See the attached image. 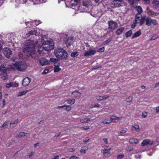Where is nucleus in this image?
<instances>
[{
  "instance_id": "1",
  "label": "nucleus",
  "mask_w": 159,
  "mask_h": 159,
  "mask_svg": "<svg viewBox=\"0 0 159 159\" xmlns=\"http://www.w3.org/2000/svg\"><path fill=\"white\" fill-rule=\"evenodd\" d=\"M42 46H43V49L46 51H49L53 49L54 43L53 41H44L43 39L41 40V43L40 41H38L36 42L35 44L33 40L28 41L23 48V51L24 52L27 53L26 55L28 57L35 59L36 57V54L34 49H36V47H38V51L40 54H41L43 53L41 48Z\"/></svg>"
},
{
  "instance_id": "2",
  "label": "nucleus",
  "mask_w": 159,
  "mask_h": 159,
  "mask_svg": "<svg viewBox=\"0 0 159 159\" xmlns=\"http://www.w3.org/2000/svg\"><path fill=\"white\" fill-rule=\"evenodd\" d=\"M54 53L57 58L59 59H65L67 57V52L62 48L56 49Z\"/></svg>"
},
{
  "instance_id": "3",
  "label": "nucleus",
  "mask_w": 159,
  "mask_h": 159,
  "mask_svg": "<svg viewBox=\"0 0 159 159\" xmlns=\"http://www.w3.org/2000/svg\"><path fill=\"white\" fill-rule=\"evenodd\" d=\"M89 3V0H71V4L73 6L82 3L86 10H89V8L91 7Z\"/></svg>"
},
{
  "instance_id": "4",
  "label": "nucleus",
  "mask_w": 159,
  "mask_h": 159,
  "mask_svg": "<svg viewBox=\"0 0 159 159\" xmlns=\"http://www.w3.org/2000/svg\"><path fill=\"white\" fill-rule=\"evenodd\" d=\"M12 65L17 70L20 71L25 70L27 68L26 63L24 61H16L12 63Z\"/></svg>"
},
{
  "instance_id": "5",
  "label": "nucleus",
  "mask_w": 159,
  "mask_h": 159,
  "mask_svg": "<svg viewBox=\"0 0 159 159\" xmlns=\"http://www.w3.org/2000/svg\"><path fill=\"white\" fill-rule=\"evenodd\" d=\"M110 119L107 121L106 120H103L102 123L104 124H109L112 122H116L120 121L121 120V118L118 116H116L114 115H111L110 117Z\"/></svg>"
},
{
  "instance_id": "6",
  "label": "nucleus",
  "mask_w": 159,
  "mask_h": 159,
  "mask_svg": "<svg viewBox=\"0 0 159 159\" xmlns=\"http://www.w3.org/2000/svg\"><path fill=\"white\" fill-rule=\"evenodd\" d=\"M144 20L142 17L141 14L140 13H137L135 17V20L134 21L137 23H139L140 25H142L144 22Z\"/></svg>"
},
{
  "instance_id": "7",
  "label": "nucleus",
  "mask_w": 159,
  "mask_h": 159,
  "mask_svg": "<svg viewBox=\"0 0 159 159\" xmlns=\"http://www.w3.org/2000/svg\"><path fill=\"white\" fill-rule=\"evenodd\" d=\"M2 52L3 55L7 58H9L12 54V52L11 49L8 48H4L2 50Z\"/></svg>"
},
{
  "instance_id": "8",
  "label": "nucleus",
  "mask_w": 159,
  "mask_h": 159,
  "mask_svg": "<svg viewBox=\"0 0 159 159\" xmlns=\"http://www.w3.org/2000/svg\"><path fill=\"white\" fill-rule=\"evenodd\" d=\"M146 25L148 26H150L152 24L154 25H158L157 21L154 19H152L150 18L147 17L145 20Z\"/></svg>"
},
{
  "instance_id": "9",
  "label": "nucleus",
  "mask_w": 159,
  "mask_h": 159,
  "mask_svg": "<svg viewBox=\"0 0 159 159\" xmlns=\"http://www.w3.org/2000/svg\"><path fill=\"white\" fill-rule=\"evenodd\" d=\"M108 28L111 31H113L115 30L117 27V23L113 20L109 21L108 22Z\"/></svg>"
},
{
  "instance_id": "10",
  "label": "nucleus",
  "mask_w": 159,
  "mask_h": 159,
  "mask_svg": "<svg viewBox=\"0 0 159 159\" xmlns=\"http://www.w3.org/2000/svg\"><path fill=\"white\" fill-rule=\"evenodd\" d=\"M154 143V142L152 140L145 139L141 143V145L142 146H150L152 145Z\"/></svg>"
},
{
  "instance_id": "11",
  "label": "nucleus",
  "mask_w": 159,
  "mask_h": 159,
  "mask_svg": "<svg viewBox=\"0 0 159 159\" xmlns=\"http://www.w3.org/2000/svg\"><path fill=\"white\" fill-rule=\"evenodd\" d=\"M39 62L40 64L42 66L49 65L50 63V62L48 60L44 57L40 58L39 59Z\"/></svg>"
},
{
  "instance_id": "12",
  "label": "nucleus",
  "mask_w": 159,
  "mask_h": 159,
  "mask_svg": "<svg viewBox=\"0 0 159 159\" xmlns=\"http://www.w3.org/2000/svg\"><path fill=\"white\" fill-rule=\"evenodd\" d=\"M96 50L90 49L88 51H86L84 53V56L85 57H88L94 55L96 53Z\"/></svg>"
},
{
  "instance_id": "13",
  "label": "nucleus",
  "mask_w": 159,
  "mask_h": 159,
  "mask_svg": "<svg viewBox=\"0 0 159 159\" xmlns=\"http://www.w3.org/2000/svg\"><path fill=\"white\" fill-rule=\"evenodd\" d=\"M111 150V148L103 149L102 150V153L103 157H109L111 155V153L110 152Z\"/></svg>"
},
{
  "instance_id": "14",
  "label": "nucleus",
  "mask_w": 159,
  "mask_h": 159,
  "mask_svg": "<svg viewBox=\"0 0 159 159\" xmlns=\"http://www.w3.org/2000/svg\"><path fill=\"white\" fill-rule=\"evenodd\" d=\"M72 38L71 37L66 36L64 39V43L66 44L67 46H70L72 43Z\"/></svg>"
},
{
  "instance_id": "15",
  "label": "nucleus",
  "mask_w": 159,
  "mask_h": 159,
  "mask_svg": "<svg viewBox=\"0 0 159 159\" xmlns=\"http://www.w3.org/2000/svg\"><path fill=\"white\" fill-rule=\"evenodd\" d=\"M18 86V83H17L16 82H12L7 83L6 85V87L7 88L9 89L11 87H16Z\"/></svg>"
},
{
  "instance_id": "16",
  "label": "nucleus",
  "mask_w": 159,
  "mask_h": 159,
  "mask_svg": "<svg viewBox=\"0 0 159 159\" xmlns=\"http://www.w3.org/2000/svg\"><path fill=\"white\" fill-rule=\"evenodd\" d=\"M18 119L16 118L12 119L10 123V128H14L15 126L14 125H16L18 122Z\"/></svg>"
},
{
  "instance_id": "17",
  "label": "nucleus",
  "mask_w": 159,
  "mask_h": 159,
  "mask_svg": "<svg viewBox=\"0 0 159 159\" xmlns=\"http://www.w3.org/2000/svg\"><path fill=\"white\" fill-rule=\"evenodd\" d=\"M31 81V79L29 77H26L24 78L22 81V84L24 86L28 85L30 83Z\"/></svg>"
},
{
  "instance_id": "18",
  "label": "nucleus",
  "mask_w": 159,
  "mask_h": 159,
  "mask_svg": "<svg viewBox=\"0 0 159 159\" xmlns=\"http://www.w3.org/2000/svg\"><path fill=\"white\" fill-rule=\"evenodd\" d=\"M41 23V22L40 21H37L35 20L32 22L30 21H27L25 22V24L27 25L29 23H30V25H31L36 26L39 25L40 23Z\"/></svg>"
},
{
  "instance_id": "19",
  "label": "nucleus",
  "mask_w": 159,
  "mask_h": 159,
  "mask_svg": "<svg viewBox=\"0 0 159 159\" xmlns=\"http://www.w3.org/2000/svg\"><path fill=\"white\" fill-rule=\"evenodd\" d=\"M23 4L25 5L26 6H28L33 4L32 0H23Z\"/></svg>"
},
{
  "instance_id": "20",
  "label": "nucleus",
  "mask_w": 159,
  "mask_h": 159,
  "mask_svg": "<svg viewBox=\"0 0 159 159\" xmlns=\"http://www.w3.org/2000/svg\"><path fill=\"white\" fill-rule=\"evenodd\" d=\"M129 143L131 144H137L139 143V141L136 139H130L129 140Z\"/></svg>"
},
{
  "instance_id": "21",
  "label": "nucleus",
  "mask_w": 159,
  "mask_h": 159,
  "mask_svg": "<svg viewBox=\"0 0 159 159\" xmlns=\"http://www.w3.org/2000/svg\"><path fill=\"white\" fill-rule=\"evenodd\" d=\"M59 63H55L54 68V72H58L61 70V68L59 67Z\"/></svg>"
},
{
  "instance_id": "22",
  "label": "nucleus",
  "mask_w": 159,
  "mask_h": 159,
  "mask_svg": "<svg viewBox=\"0 0 159 159\" xmlns=\"http://www.w3.org/2000/svg\"><path fill=\"white\" fill-rule=\"evenodd\" d=\"M81 95V94L79 92L75 91L72 93L71 96L73 98H78L80 97Z\"/></svg>"
},
{
  "instance_id": "23",
  "label": "nucleus",
  "mask_w": 159,
  "mask_h": 159,
  "mask_svg": "<svg viewBox=\"0 0 159 159\" xmlns=\"http://www.w3.org/2000/svg\"><path fill=\"white\" fill-rule=\"evenodd\" d=\"M141 34V30H139L134 33L132 37V38L134 39L139 37Z\"/></svg>"
},
{
  "instance_id": "24",
  "label": "nucleus",
  "mask_w": 159,
  "mask_h": 159,
  "mask_svg": "<svg viewBox=\"0 0 159 159\" xmlns=\"http://www.w3.org/2000/svg\"><path fill=\"white\" fill-rule=\"evenodd\" d=\"M133 130H135L137 132H139L140 128L139 125L135 124L132 126Z\"/></svg>"
},
{
  "instance_id": "25",
  "label": "nucleus",
  "mask_w": 159,
  "mask_h": 159,
  "mask_svg": "<svg viewBox=\"0 0 159 159\" xmlns=\"http://www.w3.org/2000/svg\"><path fill=\"white\" fill-rule=\"evenodd\" d=\"M124 30V27H121L120 28L117 29L116 31V33L117 35H120L122 33Z\"/></svg>"
},
{
  "instance_id": "26",
  "label": "nucleus",
  "mask_w": 159,
  "mask_h": 159,
  "mask_svg": "<svg viewBox=\"0 0 159 159\" xmlns=\"http://www.w3.org/2000/svg\"><path fill=\"white\" fill-rule=\"evenodd\" d=\"M88 147L86 146H83L82 148V149L81 150L80 152L81 153L85 154L86 151L88 149Z\"/></svg>"
},
{
  "instance_id": "27",
  "label": "nucleus",
  "mask_w": 159,
  "mask_h": 159,
  "mask_svg": "<svg viewBox=\"0 0 159 159\" xmlns=\"http://www.w3.org/2000/svg\"><path fill=\"white\" fill-rule=\"evenodd\" d=\"M23 0H16L15 5L16 7H19L23 4Z\"/></svg>"
},
{
  "instance_id": "28",
  "label": "nucleus",
  "mask_w": 159,
  "mask_h": 159,
  "mask_svg": "<svg viewBox=\"0 0 159 159\" xmlns=\"http://www.w3.org/2000/svg\"><path fill=\"white\" fill-rule=\"evenodd\" d=\"M30 34H34L35 35H38V34L36 30H34L30 31L29 33L27 34L26 35L27 36H30Z\"/></svg>"
},
{
  "instance_id": "29",
  "label": "nucleus",
  "mask_w": 159,
  "mask_h": 159,
  "mask_svg": "<svg viewBox=\"0 0 159 159\" xmlns=\"http://www.w3.org/2000/svg\"><path fill=\"white\" fill-rule=\"evenodd\" d=\"M152 4L154 7L156 8L159 6V2L157 0H154L152 2Z\"/></svg>"
},
{
  "instance_id": "30",
  "label": "nucleus",
  "mask_w": 159,
  "mask_h": 159,
  "mask_svg": "<svg viewBox=\"0 0 159 159\" xmlns=\"http://www.w3.org/2000/svg\"><path fill=\"white\" fill-rule=\"evenodd\" d=\"M90 120V119L88 118H86L80 119V121L82 123H87Z\"/></svg>"
},
{
  "instance_id": "31",
  "label": "nucleus",
  "mask_w": 159,
  "mask_h": 159,
  "mask_svg": "<svg viewBox=\"0 0 159 159\" xmlns=\"http://www.w3.org/2000/svg\"><path fill=\"white\" fill-rule=\"evenodd\" d=\"M136 9L138 12V13L141 14L143 12V10L141 7L140 6H138L136 7Z\"/></svg>"
},
{
  "instance_id": "32",
  "label": "nucleus",
  "mask_w": 159,
  "mask_h": 159,
  "mask_svg": "<svg viewBox=\"0 0 159 159\" xmlns=\"http://www.w3.org/2000/svg\"><path fill=\"white\" fill-rule=\"evenodd\" d=\"M132 33V30H130L128 31L125 34V35L126 38H128L130 37Z\"/></svg>"
},
{
  "instance_id": "33",
  "label": "nucleus",
  "mask_w": 159,
  "mask_h": 159,
  "mask_svg": "<svg viewBox=\"0 0 159 159\" xmlns=\"http://www.w3.org/2000/svg\"><path fill=\"white\" fill-rule=\"evenodd\" d=\"M75 100L74 99H70L67 100V102L68 104L72 105L75 102Z\"/></svg>"
},
{
  "instance_id": "34",
  "label": "nucleus",
  "mask_w": 159,
  "mask_h": 159,
  "mask_svg": "<svg viewBox=\"0 0 159 159\" xmlns=\"http://www.w3.org/2000/svg\"><path fill=\"white\" fill-rule=\"evenodd\" d=\"M65 110L67 111H69L71 109V107L70 106L65 105Z\"/></svg>"
},
{
  "instance_id": "35",
  "label": "nucleus",
  "mask_w": 159,
  "mask_h": 159,
  "mask_svg": "<svg viewBox=\"0 0 159 159\" xmlns=\"http://www.w3.org/2000/svg\"><path fill=\"white\" fill-rule=\"evenodd\" d=\"M34 4H38L41 3H43L41 0H33L32 1Z\"/></svg>"
},
{
  "instance_id": "36",
  "label": "nucleus",
  "mask_w": 159,
  "mask_h": 159,
  "mask_svg": "<svg viewBox=\"0 0 159 159\" xmlns=\"http://www.w3.org/2000/svg\"><path fill=\"white\" fill-rule=\"evenodd\" d=\"M27 93V91H24L19 92L18 94V97H20L25 94Z\"/></svg>"
},
{
  "instance_id": "37",
  "label": "nucleus",
  "mask_w": 159,
  "mask_h": 159,
  "mask_svg": "<svg viewBox=\"0 0 159 159\" xmlns=\"http://www.w3.org/2000/svg\"><path fill=\"white\" fill-rule=\"evenodd\" d=\"M78 55V53L76 52H72L71 54V56L72 57H75Z\"/></svg>"
},
{
  "instance_id": "38",
  "label": "nucleus",
  "mask_w": 159,
  "mask_h": 159,
  "mask_svg": "<svg viewBox=\"0 0 159 159\" xmlns=\"http://www.w3.org/2000/svg\"><path fill=\"white\" fill-rule=\"evenodd\" d=\"M148 115L147 112L146 111H143L142 112V116L143 118H146Z\"/></svg>"
},
{
  "instance_id": "39",
  "label": "nucleus",
  "mask_w": 159,
  "mask_h": 159,
  "mask_svg": "<svg viewBox=\"0 0 159 159\" xmlns=\"http://www.w3.org/2000/svg\"><path fill=\"white\" fill-rule=\"evenodd\" d=\"M9 122V120L6 121L2 125V128H4L5 126L7 125H8Z\"/></svg>"
},
{
  "instance_id": "40",
  "label": "nucleus",
  "mask_w": 159,
  "mask_h": 159,
  "mask_svg": "<svg viewBox=\"0 0 159 159\" xmlns=\"http://www.w3.org/2000/svg\"><path fill=\"white\" fill-rule=\"evenodd\" d=\"M126 150L128 152H131V151L133 149V148L129 146H128L125 148Z\"/></svg>"
},
{
  "instance_id": "41",
  "label": "nucleus",
  "mask_w": 159,
  "mask_h": 159,
  "mask_svg": "<svg viewBox=\"0 0 159 159\" xmlns=\"http://www.w3.org/2000/svg\"><path fill=\"white\" fill-rule=\"evenodd\" d=\"M124 157V155L123 154H119L117 156V159H121L123 158Z\"/></svg>"
},
{
  "instance_id": "42",
  "label": "nucleus",
  "mask_w": 159,
  "mask_h": 159,
  "mask_svg": "<svg viewBox=\"0 0 159 159\" xmlns=\"http://www.w3.org/2000/svg\"><path fill=\"white\" fill-rule=\"evenodd\" d=\"M26 134L24 132H21L19 133L18 136L20 137H22L25 136Z\"/></svg>"
},
{
  "instance_id": "43",
  "label": "nucleus",
  "mask_w": 159,
  "mask_h": 159,
  "mask_svg": "<svg viewBox=\"0 0 159 159\" xmlns=\"http://www.w3.org/2000/svg\"><path fill=\"white\" fill-rule=\"evenodd\" d=\"M105 50V48L104 47H102L101 48H99L98 50V52H103Z\"/></svg>"
},
{
  "instance_id": "44",
  "label": "nucleus",
  "mask_w": 159,
  "mask_h": 159,
  "mask_svg": "<svg viewBox=\"0 0 159 159\" xmlns=\"http://www.w3.org/2000/svg\"><path fill=\"white\" fill-rule=\"evenodd\" d=\"M133 100V98L132 97H129L126 99V101L127 102H129Z\"/></svg>"
},
{
  "instance_id": "45",
  "label": "nucleus",
  "mask_w": 159,
  "mask_h": 159,
  "mask_svg": "<svg viewBox=\"0 0 159 159\" xmlns=\"http://www.w3.org/2000/svg\"><path fill=\"white\" fill-rule=\"evenodd\" d=\"M96 99L98 101H102V96H97L96 97Z\"/></svg>"
},
{
  "instance_id": "46",
  "label": "nucleus",
  "mask_w": 159,
  "mask_h": 159,
  "mask_svg": "<svg viewBox=\"0 0 159 159\" xmlns=\"http://www.w3.org/2000/svg\"><path fill=\"white\" fill-rule=\"evenodd\" d=\"M2 78L3 80H6L8 78V76L7 74L5 73H4Z\"/></svg>"
},
{
  "instance_id": "47",
  "label": "nucleus",
  "mask_w": 159,
  "mask_h": 159,
  "mask_svg": "<svg viewBox=\"0 0 159 159\" xmlns=\"http://www.w3.org/2000/svg\"><path fill=\"white\" fill-rule=\"evenodd\" d=\"M50 61L52 62L57 63L56 62L58 61V60L56 58H51Z\"/></svg>"
},
{
  "instance_id": "48",
  "label": "nucleus",
  "mask_w": 159,
  "mask_h": 159,
  "mask_svg": "<svg viewBox=\"0 0 159 159\" xmlns=\"http://www.w3.org/2000/svg\"><path fill=\"white\" fill-rule=\"evenodd\" d=\"M157 37L158 36L157 34H155L152 36L150 40H155L157 38Z\"/></svg>"
},
{
  "instance_id": "49",
  "label": "nucleus",
  "mask_w": 159,
  "mask_h": 159,
  "mask_svg": "<svg viewBox=\"0 0 159 159\" xmlns=\"http://www.w3.org/2000/svg\"><path fill=\"white\" fill-rule=\"evenodd\" d=\"M128 2L131 6H133L134 4V0H128Z\"/></svg>"
},
{
  "instance_id": "50",
  "label": "nucleus",
  "mask_w": 159,
  "mask_h": 159,
  "mask_svg": "<svg viewBox=\"0 0 159 159\" xmlns=\"http://www.w3.org/2000/svg\"><path fill=\"white\" fill-rule=\"evenodd\" d=\"M34 154V152L32 151L30 152H29L28 154V155L29 157H31Z\"/></svg>"
},
{
  "instance_id": "51",
  "label": "nucleus",
  "mask_w": 159,
  "mask_h": 159,
  "mask_svg": "<svg viewBox=\"0 0 159 159\" xmlns=\"http://www.w3.org/2000/svg\"><path fill=\"white\" fill-rule=\"evenodd\" d=\"M109 97V96L108 95H106L104 96H102V101L105 100L107 98H108Z\"/></svg>"
},
{
  "instance_id": "52",
  "label": "nucleus",
  "mask_w": 159,
  "mask_h": 159,
  "mask_svg": "<svg viewBox=\"0 0 159 159\" xmlns=\"http://www.w3.org/2000/svg\"><path fill=\"white\" fill-rule=\"evenodd\" d=\"M134 158L137 159H140L141 158V155H136L134 156Z\"/></svg>"
},
{
  "instance_id": "53",
  "label": "nucleus",
  "mask_w": 159,
  "mask_h": 159,
  "mask_svg": "<svg viewBox=\"0 0 159 159\" xmlns=\"http://www.w3.org/2000/svg\"><path fill=\"white\" fill-rule=\"evenodd\" d=\"M103 140L104 142V143L106 144H108V139L107 138H104L103 139Z\"/></svg>"
},
{
  "instance_id": "54",
  "label": "nucleus",
  "mask_w": 159,
  "mask_h": 159,
  "mask_svg": "<svg viewBox=\"0 0 159 159\" xmlns=\"http://www.w3.org/2000/svg\"><path fill=\"white\" fill-rule=\"evenodd\" d=\"M137 24V23L135 22L134 21L133 23L131 25V27L132 28H134L135 27L136 25Z\"/></svg>"
},
{
  "instance_id": "55",
  "label": "nucleus",
  "mask_w": 159,
  "mask_h": 159,
  "mask_svg": "<svg viewBox=\"0 0 159 159\" xmlns=\"http://www.w3.org/2000/svg\"><path fill=\"white\" fill-rule=\"evenodd\" d=\"M8 69H11V70H15L14 67H13V66L11 65H10L8 66Z\"/></svg>"
},
{
  "instance_id": "56",
  "label": "nucleus",
  "mask_w": 159,
  "mask_h": 159,
  "mask_svg": "<svg viewBox=\"0 0 159 159\" xmlns=\"http://www.w3.org/2000/svg\"><path fill=\"white\" fill-rule=\"evenodd\" d=\"M126 131H127L126 129H122L121 131H120V133L121 134H124L125 133H126Z\"/></svg>"
},
{
  "instance_id": "57",
  "label": "nucleus",
  "mask_w": 159,
  "mask_h": 159,
  "mask_svg": "<svg viewBox=\"0 0 159 159\" xmlns=\"http://www.w3.org/2000/svg\"><path fill=\"white\" fill-rule=\"evenodd\" d=\"M156 112L157 113H159V106L156 107L155 110Z\"/></svg>"
},
{
  "instance_id": "58",
  "label": "nucleus",
  "mask_w": 159,
  "mask_h": 159,
  "mask_svg": "<svg viewBox=\"0 0 159 159\" xmlns=\"http://www.w3.org/2000/svg\"><path fill=\"white\" fill-rule=\"evenodd\" d=\"M79 158L78 157L73 156H72L70 158H69V159H78Z\"/></svg>"
},
{
  "instance_id": "59",
  "label": "nucleus",
  "mask_w": 159,
  "mask_h": 159,
  "mask_svg": "<svg viewBox=\"0 0 159 159\" xmlns=\"http://www.w3.org/2000/svg\"><path fill=\"white\" fill-rule=\"evenodd\" d=\"M49 71V70L47 69L45 70L43 72L42 74H46Z\"/></svg>"
},
{
  "instance_id": "60",
  "label": "nucleus",
  "mask_w": 159,
  "mask_h": 159,
  "mask_svg": "<svg viewBox=\"0 0 159 159\" xmlns=\"http://www.w3.org/2000/svg\"><path fill=\"white\" fill-rule=\"evenodd\" d=\"M100 105L98 103H96L95 104L94 106L93 107H100Z\"/></svg>"
},
{
  "instance_id": "61",
  "label": "nucleus",
  "mask_w": 159,
  "mask_h": 159,
  "mask_svg": "<svg viewBox=\"0 0 159 159\" xmlns=\"http://www.w3.org/2000/svg\"><path fill=\"white\" fill-rule=\"evenodd\" d=\"M65 105H64L62 106H59L57 108L58 109H60V108H65Z\"/></svg>"
},
{
  "instance_id": "62",
  "label": "nucleus",
  "mask_w": 159,
  "mask_h": 159,
  "mask_svg": "<svg viewBox=\"0 0 159 159\" xmlns=\"http://www.w3.org/2000/svg\"><path fill=\"white\" fill-rule=\"evenodd\" d=\"M75 151V149L73 148H71L69 149V151L70 152H72Z\"/></svg>"
},
{
  "instance_id": "63",
  "label": "nucleus",
  "mask_w": 159,
  "mask_h": 159,
  "mask_svg": "<svg viewBox=\"0 0 159 159\" xmlns=\"http://www.w3.org/2000/svg\"><path fill=\"white\" fill-rule=\"evenodd\" d=\"M111 41V40L109 39H108L104 42V43H108Z\"/></svg>"
},
{
  "instance_id": "64",
  "label": "nucleus",
  "mask_w": 159,
  "mask_h": 159,
  "mask_svg": "<svg viewBox=\"0 0 159 159\" xmlns=\"http://www.w3.org/2000/svg\"><path fill=\"white\" fill-rule=\"evenodd\" d=\"M52 159H59V157L58 156H57L55 157L52 158Z\"/></svg>"
}]
</instances>
